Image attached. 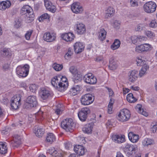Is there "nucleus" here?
<instances>
[{
	"label": "nucleus",
	"instance_id": "1",
	"mask_svg": "<svg viewBox=\"0 0 157 157\" xmlns=\"http://www.w3.org/2000/svg\"><path fill=\"white\" fill-rule=\"evenodd\" d=\"M75 124L71 118H67L61 122V127L67 132H71L75 128Z\"/></svg>",
	"mask_w": 157,
	"mask_h": 157
},
{
	"label": "nucleus",
	"instance_id": "2",
	"mask_svg": "<svg viewBox=\"0 0 157 157\" xmlns=\"http://www.w3.org/2000/svg\"><path fill=\"white\" fill-rule=\"evenodd\" d=\"M59 76H56L52 78L51 81L52 85L58 91L63 92L66 90L67 84L65 85L59 82V78H60Z\"/></svg>",
	"mask_w": 157,
	"mask_h": 157
},
{
	"label": "nucleus",
	"instance_id": "3",
	"mask_svg": "<svg viewBox=\"0 0 157 157\" xmlns=\"http://www.w3.org/2000/svg\"><path fill=\"white\" fill-rule=\"evenodd\" d=\"M26 101L24 104V107L27 109L36 107L38 104L36 97L35 96H29L27 99Z\"/></svg>",
	"mask_w": 157,
	"mask_h": 157
},
{
	"label": "nucleus",
	"instance_id": "4",
	"mask_svg": "<svg viewBox=\"0 0 157 157\" xmlns=\"http://www.w3.org/2000/svg\"><path fill=\"white\" fill-rule=\"evenodd\" d=\"M29 66L26 64L23 66H18L16 68L17 74L20 77H25L28 75L29 69Z\"/></svg>",
	"mask_w": 157,
	"mask_h": 157
},
{
	"label": "nucleus",
	"instance_id": "5",
	"mask_svg": "<svg viewBox=\"0 0 157 157\" xmlns=\"http://www.w3.org/2000/svg\"><path fill=\"white\" fill-rule=\"evenodd\" d=\"M130 112L127 109H123L121 110L118 115V120L121 121H126L130 117Z\"/></svg>",
	"mask_w": 157,
	"mask_h": 157
},
{
	"label": "nucleus",
	"instance_id": "6",
	"mask_svg": "<svg viewBox=\"0 0 157 157\" xmlns=\"http://www.w3.org/2000/svg\"><path fill=\"white\" fill-rule=\"evenodd\" d=\"M94 99V96L92 94H87L82 96L80 100L82 105H88L92 103Z\"/></svg>",
	"mask_w": 157,
	"mask_h": 157
},
{
	"label": "nucleus",
	"instance_id": "7",
	"mask_svg": "<svg viewBox=\"0 0 157 157\" xmlns=\"http://www.w3.org/2000/svg\"><path fill=\"white\" fill-rule=\"evenodd\" d=\"M156 5L154 2L150 1L146 3L144 6V11L148 13L154 12L156 10Z\"/></svg>",
	"mask_w": 157,
	"mask_h": 157
},
{
	"label": "nucleus",
	"instance_id": "8",
	"mask_svg": "<svg viewBox=\"0 0 157 157\" xmlns=\"http://www.w3.org/2000/svg\"><path fill=\"white\" fill-rule=\"evenodd\" d=\"M21 98L20 95L15 96L13 97L10 100V105L12 109H18L21 105Z\"/></svg>",
	"mask_w": 157,
	"mask_h": 157
},
{
	"label": "nucleus",
	"instance_id": "9",
	"mask_svg": "<svg viewBox=\"0 0 157 157\" xmlns=\"http://www.w3.org/2000/svg\"><path fill=\"white\" fill-rule=\"evenodd\" d=\"M90 113L89 109L86 107L82 108L78 113L79 119L82 121H84L87 118V114Z\"/></svg>",
	"mask_w": 157,
	"mask_h": 157
},
{
	"label": "nucleus",
	"instance_id": "10",
	"mask_svg": "<svg viewBox=\"0 0 157 157\" xmlns=\"http://www.w3.org/2000/svg\"><path fill=\"white\" fill-rule=\"evenodd\" d=\"M75 32L78 35H82L86 32L85 25L82 23L78 22L74 26Z\"/></svg>",
	"mask_w": 157,
	"mask_h": 157
},
{
	"label": "nucleus",
	"instance_id": "11",
	"mask_svg": "<svg viewBox=\"0 0 157 157\" xmlns=\"http://www.w3.org/2000/svg\"><path fill=\"white\" fill-rule=\"evenodd\" d=\"M83 79L85 82L90 84H95L97 81L96 77L93 75L91 73L85 75Z\"/></svg>",
	"mask_w": 157,
	"mask_h": 157
},
{
	"label": "nucleus",
	"instance_id": "12",
	"mask_svg": "<svg viewBox=\"0 0 157 157\" xmlns=\"http://www.w3.org/2000/svg\"><path fill=\"white\" fill-rule=\"evenodd\" d=\"M21 143V136L17 134L14 135L13 137V140L10 142L11 146L15 148L18 147Z\"/></svg>",
	"mask_w": 157,
	"mask_h": 157
},
{
	"label": "nucleus",
	"instance_id": "13",
	"mask_svg": "<svg viewBox=\"0 0 157 157\" xmlns=\"http://www.w3.org/2000/svg\"><path fill=\"white\" fill-rule=\"evenodd\" d=\"M43 38L44 40L47 42H51L55 39L56 34L54 33H44Z\"/></svg>",
	"mask_w": 157,
	"mask_h": 157
},
{
	"label": "nucleus",
	"instance_id": "14",
	"mask_svg": "<svg viewBox=\"0 0 157 157\" xmlns=\"http://www.w3.org/2000/svg\"><path fill=\"white\" fill-rule=\"evenodd\" d=\"M150 45L147 44H144L136 46V51L137 52H143L148 51L150 50Z\"/></svg>",
	"mask_w": 157,
	"mask_h": 157
},
{
	"label": "nucleus",
	"instance_id": "15",
	"mask_svg": "<svg viewBox=\"0 0 157 157\" xmlns=\"http://www.w3.org/2000/svg\"><path fill=\"white\" fill-rule=\"evenodd\" d=\"M79 3H74L71 6V9L72 11L74 13H81L83 9L82 6L79 5Z\"/></svg>",
	"mask_w": 157,
	"mask_h": 157
},
{
	"label": "nucleus",
	"instance_id": "16",
	"mask_svg": "<svg viewBox=\"0 0 157 157\" xmlns=\"http://www.w3.org/2000/svg\"><path fill=\"white\" fill-rule=\"evenodd\" d=\"M44 5L46 9L52 13H54L56 10V6L52 5V3L48 0L44 1Z\"/></svg>",
	"mask_w": 157,
	"mask_h": 157
},
{
	"label": "nucleus",
	"instance_id": "17",
	"mask_svg": "<svg viewBox=\"0 0 157 157\" xmlns=\"http://www.w3.org/2000/svg\"><path fill=\"white\" fill-rule=\"evenodd\" d=\"M62 38L66 41L69 42L72 41L75 38L74 35L71 33H68L61 35Z\"/></svg>",
	"mask_w": 157,
	"mask_h": 157
},
{
	"label": "nucleus",
	"instance_id": "18",
	"mask_svg": "<svg viewBox=\"0 0 157 157\" xmlns=\"http://www.w3.org/2000/svg\"><path fill=\"white\" fill-rule=\"evenodd\" d=\"M33 10L30 6L28 5H25L21 9V13L22 15H27V14L31 13L33 12Z\"/></svg>",
	"mask_w": 157,
	"mask_h": 157
},
{
	"label": "nucleus",
	"instance_id": "19",
	"mask_svg": "<svg viewBox=\"0 0 157 157\" xmlns=\"http://www.w3.org/2000/svg\"><path fill=\"white\" fill-rule=\"evenodd\" d=\"M136 145L127 144L124 148V149L126 151H128L129 152H128L129 155H132L133 153H135L136 149Z\"/></svg>",
	"mask_w": 157,
	"mask_h": 157
},
{
	"label": "nucleus",
	"instance_id": "20",
	"mask_svg": "<svg viewBox=\"0 0 157 157\" xmlns=\"http://www.w3.org/2000/svg\"><path fill=\"white\" fill-rule=\"evenodd\" d=\"M39 95L43 99L45 100L48 98L50 94L48 90H46L45 88H42L41 89Z\"/></svg>",
	"mask_w": 157,
	"mask_h": 157
},
{
	"label": "nucleus",
	"instance_id": "21",
	"mask_svg": "<svg viewBox=\"0 0 157 157\" xmlns=\"http://www.w3.org/2000/svg\"><path fill=\"white\" fill-rule=\"evenodd\" d=\"M84 48L82 43L80 42H76L74 45L75 52L77 54L81 52L83 50Z\"/></svg>",
	"mask_w": 157,
	"mask_h": 157
},
{
	"label": "nucleus",
	"instance_id": "22",
	"mask_svg": "<svg viewBox=\"0 0 157 157\" xmlns=\"http://www.w3.org/2000/svg\"><path fill=\"white\" fill-rule=\"evenodd\" d=\"M138 72L135 70L132 71L129 74L128 76V80L130 82H134L137 78Z\"/></svg>",
	"mask_w": 157,
	"mask_h": 157
},
{
	"label": "nucleus",
	"instance_id": "23",
	"mask_svg": "<svg viewBox=\"0 0 157 157\" xmlns=\"http://www.w3.org/2000/svg\"><path fill=\"white\" fill-rule=\"evenodd\" d=\"M112 139L114 141L117 143H121L125 141L124 135H113L112 137Z\"/></svg>",
	"mask_w": 157,
	"mask_h": 157
},
{
	"label": "nucleus",
	"instance_id": "24",
	"mask_svg": "<svg viewBox=\"0 0 157 157\" xmlns=\"http://www.w3.org/2000/svg\"><path fill=\"white\" fill-rule=\"evenodd\" d=\"M74 151L79 155H83L85 153L84 147L80 145H76L74 147Z\"/></svg>",
	"mask_w": 157,
	"mask_h": 157
},
{
	"label": "nucleus",
	"instance_id": "25",
	"mask_svg": "<svg viewBox=\"0 0 157 157\" xmlns=\"http://www.w3.org/2000/svg\"><path fill=\"white\" fill-rule=\"evenodd\" d=\"M93 125L94 123H89L86 124L82 128L83 131L86 133H91Z\"/></svg>",
	"mask_w": 157,
	"mask_h": 157
},
{
	"label": "nucleus",
	"instance_id": "26",
	"mask_svg": "<svg viewBox=\"0 0 157 157\" xmlns=\"http://www.w3.org/2000/svg\"><path fill=\"white\" fill-rule=\"evenodd\" d=\"M115 10L112 7H109L105 10V17L106 18H108L113 16Z\"/></svg>",
	"mask_w": 157,
	"mask_h": 157
},
{
	"label": "nucleus",
	"instance_id": "27",
	"mask_svg": "<svg viewBox=\"0 0 157 157\" xmlns=\"http://www.w3.org/2000/svg\"><path fill=\"white\" fill-rule=\"evenodd\" d=\"M129 140L133 143H136L139 139V136L135 134L132 132H130L128 135Z\"/></svg>",
	"mask_w": 157,
	"mask_h": 157
},
{
	"label": "nucleus",
	"instance_id": "28",
	"mask_svg": "<svg viewBox=\"0 0 157 157\" xmlns=\"http://www.w3.org/2000/svg\"><path fill=\"white\" fill-rule=\"evenodd\" d=\"M34 132L36 136L41 137L44 133V131L40 126H36L34 127Z\"/></svg>",
	"mask_w": 157,
	"mask_h": 157
},
{
	"label": "nucleus",
	"instance_id": "29",
	"mask_svg": "<svg viewBox=\"0 0 157 157\" xmlns=\"http://www.w3.org/2000/svg\"><path fill=\"white\" fill-rule=\"evenodd\" d=\"M80 88L78 85L74 86L71 88L68 92V93L71 95L75 96L78 94L79 92Z\"/></svg>",
	"mask_w": 157,
	"mask_h": 157
},
{
	"label": "nucleus",
	"instance_id": "30",
	"mask_svg": "<svg viewBox=\"0 0 157 157\" xmlns=\"http://www.w3.org/2000/svg\"><path fill=\"white\" fill-rule=\"evenodd\" d=\"M25 21L27 23H30L33 21L34 18V15L33 12L31 13L27 14L24 16Z\"/></svg>",
	"mask_w": 157,
	"mask_h": 157
},
{
	"label": "nucleus",
	"instance_id": "31",
	"mask_svg": "<svg viewBox=\"0 0 157 157\" xmlns=\"http://www.w3.org/2000/svg\"><path fill=\"white\" fill-rule=\"evenodd\" d=\"M99 39L102 41L105 40L106 38V32L103 28L100 29V31L98 32Z\"/></svg>",
	"mask_w": 157,
	"mask_h": 157
},
{
	"label": "nucleus",
	"instance_id": "32",
	"mask_svg": "<svg viewBox=\"0 0 157 157\" xmlns=\"http://www.w3.org/2000/svg\"><path fill=\"white\" fill-rule=\"evenodd\" d=\"M6 144V142L0 143V153L2 154H5L7 152V147Z\"/></svg>",
	"mask_w": 157,
	"mask_h": 157
},
{
	"label": "nucleus",
	"instance_id": "33",
	"mask_svg": "<svg viewBox=\"0 0 157 157\" xmlns=\"http://www.w3.org/2000/svg\"><path fill=\"white\" fill-rule=\"evenodd\" d=\"M48 152L55 157H63L61 153H58L54 148L49 149Z\"/></svg>",
	"mask_w": 157,
	"mask_h": 157
},
{
	"label": "nucleus",
	"instance_id": "34",
	"mask_svg": "<svg viewBox=\"0 0 157 157\" xmlns=\"http://www.w3.org/2000/svg\"><path fill=\"white\" fill-rule=\"evenodd\" d=\"M1 2V10H5L6 8H9L11 6V3L9 1H2Z\"/></svg>",
	"mask_w": 157,
	"mask_h": 157
},
{
	"label": "nucleus",
	"instance_id": "35",
	"mask_svg": "<svg viewBox=\"0 0 157 157\" xmlns=\"http://www.w3.org/2000/svg\"><path fill=\"white\" fill-rule=\"evenodd\" d=\"M141 108V105L138 104L136 106V109L139 113L142 114L145 116H147L148 115L146 111H144L143 109H142Z\"/></svg>",
	"mask_w": 157,
	"mask_h": 157
},
{
	"label": "nucleus",
	"instance_id": "36",
	"mask_svg": "<svg viewBox=\"0 0 157 157\" xmlns=\"http://www.w3.org/2000/svg\"><path fill=\"white\" fill-rule=\"evenodd\" d=\"M120 41L116 39L111 45V48L113 50L117 49L120 47Z\"/></svg>",
	"mask_w": 157,
	"mask_h": 157
},
{
	"label": "nucleus",
	"instance_id": "37",
	"mask_svg": "<svg viewBox=\"0 0 157 157\" xmlns=\"http://www.w3.org/2000/svg\"><path fill=\"white\" fill-rule=\"evenodd\" d=\"M117 67V65L116 63L113 61L112 59H111L109 60V67L110 69L112 70L116 69Z\"/></svg>",
	"mask_w": 157,
	"mask_h": 157
},
{
	"label": "nucleus",
	"instance_id": "38",
	"mask_svg": "<svg viewBox=\"0 0 157 157\" xmlns=\"http://www.w3.org/2000/svg\"><path fill=\"white\" fill-rule=\"evenodd\" d=\"M0 53L3 57L8 56L10 54L9 49L6 48H3L1 50Z\"/></svg>",
	"mask_w": 157,
	"mask_h": 157
},
{
	"label": "nucleus",
	"instance_id": "39",
	"mask_svg": "<svg viewBox=\"0 0 157 157\" xmlns=\"http://www.w3.org/2000/svg\"><path fill=\"white\" fill-rule=\"evenodd\" d=\"M55 137L54 134L52 133H49L48 134L46 138L47 142L51 144L55 140Z\"/></svg>",
	"mask_w": 157,
	"mask_h": 157
},
{
	"label": "nucleus",
	"instance_id": "40",
	"mask_svg": "<svg viewBox=\"0 0 157 157\" xmlns=\"http://www.w3.org/2000/svg\"><path fill=\"white\" fill-rule=\"evenodd\" d=\"M153 142V140L152 139L148 138H146L143 140L142 144L144 146H146L152 144Z\"/></svg>",
	"mask_w": 157,
	"mask_h": 157
},
{
	"label": "nucleus",
	"instance_id": "41",
	"mask_svg": "<svg viewBox=\"0 0 157 157\" xmlns=\"http://www.w3.org/2000/svg\"><path fill=\"white\" fill-rule=\"evenodd\" d=\"M74 75V79L75 82L78 81H80L82 78V75L78 73V72L75 74Z\"/></svg>",
	"mask_w": 157,
	"mask_h": 157
},
{
	"label": "nucleus",
	"instance_id": "42",
	"mask_svg": "<svg viewBox=\"0 0 157 157\" xmlns=\"http://www.w3.org/2000/svg\"><path fill=\"white\" fill-rule=\"evenodd\" d=\"M52 67L56 71H60L62 69L63 66L62 65L55 63L53 65Z\"/></svg>",
	"mask_w": 157,
	"mask_h": 157
},
{
	"label": "nucleus",
	"instance_id": "43",
	"mask_svg": "<svg viewBox=\"0 0 157 157\" xmlns=\"http://www.w3.org/2000/svg\"><path fill=\"white\" fill-rule=\"evenodd\" d=\"M60 78H59V79H60V81L62 82H60L61 83H63V84H64L66 85L67 84V86H66V89L68 86V83L67 82V79L66 77L65 76H60Z\"/></svg>",
	"mask_w": 157,
	"mask_h": 157
},
{
	"label": "nucleus",
	"instance_id": "44",
	"mask_svg": "<svg viewBox=\"0 0 157 157\" xmlns=\"http://www.w3.org/2000/svg\"><path fill=\"white\" fill-rule=\"evenodd\" d=\"M49 18V15L47 13H45L43 14L40 16L39 19V20L40 21L41 20H43L45 19H48Z\"/></svg>",
	"mask_w": 157,
	"mask_h": 157
},
{
	"label": "nucleus",
	"instance_id": "45",
	"mask_svg": "<svg viewBox=\"0 0 157 157\" xmlns=\"http://www.w3.org/2000/svg\"><path fill=\"white\" fill-rule=\"evenodd\" d=\"M121 22L119 21L115 20L113 23V26L116 29H119L120 25Z\"/></svg>",
	"mask_w": 157,
	"mask_h": 157
},
{
	"label": "nucleus",
	"instance_id": "46",
	"mask_svg": "<svg viewBox=\"0 0 157 157\" xmlns=\"http://www.w3.org/2000/svg\"><path fill=\"white\" fill-rule=\"evenodd\" d=\"M143 24H139L135 27V30L136 31H141L143 29Z\"/></svg>",
	"mask_w": 157,
	"mask_h": 157
},
{
	"label": "nucleus",
	"instance_id": "47",
	"mask_svg": "<svg viewBox=\"0 0 157 157\" xmlns=\"http://www.w3.org/2000/svg\"><path fill=\"white\" fill-rule=\"evenodd\" d=\"M145 39V37L143 36H140L139 37H137L136 38V40H134L132 39V43H136V41L138 40H139L140 41H141L142 40H144Z\"/></svg>",
	"mask_w": 157,
	"mask_h": 157
},
{
	"label": "nucleus",
	"instance_id": "48",
	"mask_svg": "<svg viewBox=\"0 0 157 157\" xmlns=\"http://www.w3.org/2000/svg\"><path fill=\"white\" fill-rule=\"evenodd\" d=\"M129 3L131 6L132 7L137 6H138V2L136 0H130Z\"/></svg>",
	"mask_w": 157,
	"mask_h": 157
},
{
	"label": "nucleus",
	"instance_id": "49",
	"mask_svg": "<svg viewBox=\"0 0 157 157\" xmlns=\"http://www.w3.org/2000/svg\"><path fill=\"white\" fill-rule=\"evenodd\" d=\"M70 71L74 75L77 72V71L76 69L74 66H71L70 67L69 69Z\"/></svg>",
	"mask_w": 157,
	"mask_h": 157
},
{
	"label": "nucleus",
	"instance_id": "50",
	"mask_svg": "<svg viewBox=\"0 0 157 157\" xmlns=\"http://www.w3.org/2000/svg\"><path fill=\"white\" fill-rule=\"evenodd\" d=\"M10 128L9 127H6L2 130V133L4 134H7L10 132Z\"/></svg>",
	"mask_w": 157,
	"mask_h": 157
},
{
	"label": "nucleus",
	"instance_id": "51",
	"mask_svg": "<svg viewBox=\"0 0 157 157\" xmlns=\"http://www.w3.org/2000/svg\"><path fill=\"white\" fill-rule=\"evenodd\" d=\"M33 32V30H31L27 32V33L25 34V37L27 40H29V39L30 36Z\"/></svg>",
	"mask_w": 157,
	"mask_h": 157
},
{
	"label": "nucleus",
	"instance_id": "52",
	"mask_svg": "<svg viewBox=\"0 0 157 157\" xmlns=\"http://www.w3.org/2000/svg\"><path fill=\"white\" fill-rule=\"evenodd\" d=\"M21 25V24L20 21H19L18 19H16L15 20L14 23V25L16 28H18L20 27Z\"/></svg>",
	"mask_w": 157,
	"mask_h": 157
},
{
	"label": "nucleus",
	"instance_id": "53",
	"mask_svg": "<svg viewBox=\"0 0 157 157\" xmlns=\"http://www.w3.org/2000/svg\"><path fill=\"white\" fill-rule=\"evenodd\" d=\"M128 101L130 103H134L137 101V99L134 97L127 98Z\"/></svg>",
	"mask_w": 157,
	"mask_h": 157
},
{
	"label": "nucleus",
	"instance_id": "54",
	"mask_svg": "<svg viewBox=\"0 0 157 157\" xmlns=\"http://www.w3.org/2000/svg\"><path fill=\"white\" fill-rule=\"evenodd\" d=\"M146 35L148 37L150 38H152L155 36L154 33L150 31H147L146 32Z\"/></svg>",
	"mask_w": 157,
	"mask_h": 157
},
{
	"label": "nucleus",
	"instance_id": "55",
	"mask_svg": "<svg viewBox=\"0 0 157 157\" xmlns=\"http://www.w3.org/2000/svg\"><path fill=\"white\" fill-rule=\"evenodd\" d=\"M64 146L65 148L67 150H69L72 147L71 144L68 142L65 143Z\"/></svg>",
	"mask_w": 157,
	"mask_h": 157
},
{
	"label": "nucleus",
	"instance_id": "56",
	"mask_svg": "<svg viewBox=\"0 0 157 157\" xmlns=\"http://www.w3.org/2000/svg\"><path fill=\"white\" fill-rule=\"evenodd\" d=\"M150 26L151 27H155L157 26V22L155 20H152L151 22Z\"/></svg>",
	"mask_w": 157,
	"mask_h": 157
},
{
	"label": "nucleus",
	"instance_id": "57",
	"mask_svg": "<svg viewBox=\"0 0 157 157\" xmlns=\"http://www.w3.org/2000/svg\"><path fill=\"white\" fill-rule=\"evenodd\" d=\"M137 65L138 66H141L143 64L142 60L139 58H137L136 59Z\"/></svg>",
	"mask_w": 157,
	"mask_h": 157
},
{
	"label": "nucleus",
	"instance_id": "58",
	"mask_svg": "<svg viewBox=\"0 0 157 157\" xmlns=\"http://www.w3.org/2000/svg\"><path fill=\"white\" fill-rule=\"evenodd\" d=\"M151 131L153 133L157 132V124L153 126L151 128Z\"/></svg>",
	"mask_w": 157,
	"mask_h": 157
},
{
	"label": "nucleus",
	"instance_id": "59",
	"mask_svg": "<svg viewBox=\"0 0 157 157\" xmlns=\"http://www.w3.org/2000/svg\"><path fill=\"white\" fill-rule=\"evenodd\" d=\"M146 71L144 70L142 68L140 71L139 75L140 77H141L143 76L145 74Z\"/></svg>",
	"mask_w": 157,
	"mask_h": 157
},
{
	"label": "nucleus",
	"instance_id": "60",
	"mask_svg": "<svg viewBox=\"0 0 157 157\" xmlns=\"http://www.w3.org/2000/svg\"><path fill=\"white\" fill-rule=\"evenodd\" d=\"M106 88L108 90V91L109 93V96H112L114 94V93H113V91L112 90L111 88H110L107 87H106Z\"/></svg>",
	"mask_w": 157,
	"mask_h": 157
},
{
	"label": "nucleus",
	"instance_id": "61",
	"mask_svg": "<svg viewBox=\"0 0 157 157\" xmlns=\"http://www.w3.org/2000/svg\"><path fill=\"white\" fill-rule=\"evenodd\" d=\"M73 54V52L70 48L68 49V52L66 53V55L67 56H71Z\"/></svg>",
	"mask_w": 157,
	"mask_h": 157
},
{
	"label": "nucleus",
	"instance_id": "62",
	"mask_svg": "<svg viewBox=\"0 0 157 157\" xmlns=\"http://www.w3.org/2000/svg\"><path fill=\"white\" fill-rule=\"evenodd\" d=\"M9 67V65L8 63H6L4 64L3 66V69L4 70H8Z\"/></svg>",
	"mask_w": 157,
	"mask_h": 157
},
{
	"label": "nucleus",
	"instance_id": "63",
	"mask_svg": "<svg viewBox=\"0 0 157 157\" xmlns=\"http://www.w3.org/2000/svg\"><path fill=\"white\" fill-rule=\"evenodd\" d=\"M112 108L113 106L111 105H108V112L109 114H112Z\"/></svg>",
	"mask_w": 157,
	"mask_h": 157
},
{
	"label": "nucleus",
	"instance_id": "64",
	"mask_svg": "<svg viewBox=\"0 0 157 157\" xmlns=\"http://www.w3.org/2000/svg\"><path fill=\"white\" fill-rule=\"evenodd\" d=\"M114 102V100L113 99L111 98H110V101L109 103V105H111L112 106H113V104Z\"/></svg>",
	"mask_w": 157,
	"mask_h": 157
}]
</instances>
